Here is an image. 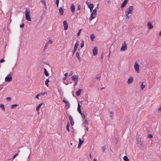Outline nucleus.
I'll use <instances>...</instances> for the list:
<instances>
[{"mask_svg":"<svg viewBox=\"0 0 161 161\" xmlns=\"http://www.w3.org/2000/svg\"><path fill=\"white\" fill-rule=\"evenodd\" d=\"M103 152H104L106 149V147L105 146H103L102 147Z\"/></svg>","mask_w":161,"mask_h":161,"instance_id":"34","label":"nucleus"},{"mask_svg":"<svg viewBox=\"0 0 161 161\" xmlns=\"http://www.w3.org/2000/svg\"><path fill=\"white\" fill-rule=\"evenodd\" d=\"M134 67L137 73H139L140 72L139 65L137 62H135Z\"/></svg>","mask_w":161,"mask_h":161,"instance_id":"4","label":"nucleus"},{"mask_svg":"<svg viewBox=\"0 0 161 161\" xmlns=\"http://www.w3.org/2000/svg\"><path fill=\"white\" fill-rule=\"evenodd\" d=\"M17 106V104H15L14 105H12L11 106V108L12 109L14 108L15 107H16Z\"/></svg>","mask_w":161,"mask_h":161,"instance_id":"35","label":"nucleus"},{"mask_svg":"<svg viewBox=\"0 0 161 161\" xmlns=\"http://www.w3.org/2000/svg\"><path fill=\"white\" fill-rule=\"evenodd\" d=\"M77 9H78L79 10L80 9V5H78V6Z\"/></svg>","mask_w":161,"mask_h":161,"instance_id":"55","label":"nucleus"},{"mask_svg":"<svg viewBox=\"0 0 161 161\" xmlns=\"http://www.w3.org/2000/svg\"><path fill=\"white\" fill-rule=\"evenodd\" d=\"M76 57L78 59V60L80 61H81V59L80 57L79 54L78 52H77L76 53Z\"/></svg>","mask_w":161,"mask_h":161,"instance_id":"21","label":"nucleus"},{"mask_svg":"<svg viewBox=\"0 0 161 161\" xmlns=\"http://www.w3.org/2000/svg\"><path fill=\"white\" fill-rule=\"evenodd\" d=\"M98 5V4L97 5V6L96 8L95 9H94L93 10V11L92 12V13L96 14V12L97 11V10L96 9V8H97Z\"/></svg>","mask_w":161,"mask_h":161,"instance_id":"31","label":"nucleus"},{"mask_svg":"<svg viewBox=\"0 0 161 161\" xmlns=\"http://www.w3.org/2000/svg\"><path fill=\"white\" fill-rule=\"evenodd\" d=\"M97 49L96 47H94L93 49V54L95 56L97 54Z\"/></svg>","mask_w":161,"mask_h":161,"instance_id":"12","label":"nucleus"},{"mask_svg":"<svg viewBox=\"0 0 161 161\" xmlns=\"http://www.w3.org/2000/svg\"><path fill=\"white\" fill-rule=\"evenodd\" d=\"M68 73L67 72V73H65V74H64V76H67V75H68Z\"/></svg>","mask_w":161,"mask_h":161,"instance_id":"58","label":"nucleus"},{"mask_svg":"<svg viewBox=\"0 0 161 161\" xmlns=\"http://www.w3.org/2000/svg\"><path fill=\"white\" fill-rule=\"evenodd\" d=\"M69 122H68L67 123V125H66V129L69 132Z\"/></svg>","mask_w":161,"mask_h":161,"instance_id":"29","label":"nucleus"},{"mask_svg":"<svg viewBox=\"0 0 161 161\" xmlns=\"http://www.w3.org/2000/svg\"><path fill=\"white\" fill-rule=\"evenodd\" d=\"M75 82V84H74V86H75L77 84V82Z\"/></svg>","mask_w":161,"mask_h":161,"instance_id":"60","label":"nucleus"},{"mask_svg":"<svg viewBox=\"0 0 161 161\" xmlns=\"http://www.w3.org/2000/svg\"><path fill=\"white\" fill-rule=\"evenodd\" d=\"M114 114L112 111L110 112V117H112H112L113 116Z\"/></svg>","mask_w":161,"mask_h":161,"instance_id":"39","label":"nucleus"},{"mask_svg":"<svg viewBox=\"0 0 161 161\" xmlns=\"http://www.w3.org/2000/svg\"><path fill=\"white\" fill-rule=\"evenodd\" d=\"M153 137V135L152 134H149L148 135V137L152 138Z\"/></svg>","mask_w":161,"mask_h":161,"instance_id":"46","label":"nucleus"},{"mask_svg":"<svg viewBox=\"0 0 161 161\" xmlns=\"http://www.w3.org/2000/svg\"><path fill=\"white\" fill-rule=\"evenodd\" d=\"M133 10V6H130L127 8L126 10L125 11V14H131L132 13V11Z\"/></svg>","mask_w":161,"mask_h":161,"instance_id":"3","label":"nucleus"},{"mask_svg":"<svg viewBox=\"0 0 161 161\" xmlns=\"http://www.w3.org/2000/svg\"><path fill=\"white\" fill-rule=\"evenodd\" d=\"M70 9L71 12L73 13H74L75 11V6L74 5L73 3H72L71 4Z\"/></svg>","mask_w":161,"mask_h":161,"instance_id":"13","label":"nucleus"},{"mask_svg":"<svg viewBox=\"0 0 161 161\" xmlns=\"http://www.w3.org/2000/svg\"><path fill=\"white\" fill-rule=\"evenodd\" d=\"M84 42L83 40H81V42L80 44V47L82 48L84 46Z\"/></svg>","mask_w":161,"mask_h":161,"instance_id":"30","label":"nucleus"},{"mask_svg":"<svg viewBox=\"0 0 161 161\" xmlns=\"http://www.w3.org/2000/svg\"><path fill=\"white\" fill-rule=\"evenodd\" d=\"M81 145H82L81 144L79 143L77 148H79L81 146Z\"/></svg>","mask_w":161,"mask_h":161,"instance_id":"52","label":"nucleus"},{"mask_svg":"<svg viewBox=\"0 0 161 161\" xmlns=\"http://www.w3.org/2000/svg\"><path fill=\"white\" fill-rule=\"evenodd\" d=\"M39 95H40V96L41 95H44L45 94H46L47 95V92H44L43 93H42V92H40L39 93Z\"/></svg>","mask_w":161,"mask_h":161,"instance_id":"32","label":"nucleus"},{"mask_svg":"<svg viewBox=\"0 0 161 161\" xmlns=\"http://www.w3.org/2000/svg\"><path fill=\"white\" fill-rule=\"evenodd\" d=\"M12 74L11 73L9 75L7 76L5 79V81L6 82H9L11 81L12 80Z\"/></svg>","mask_w":161,"mask_h":161,"instance_id":"6","label":"nucleus"},{"mask_svg":"<svg viewBox=\"0 0 161 161\" xmlns=\"http://www.w3.org/2000/svg\"><path fill=\"white\" fill-rule=\"evenodd\" d=\"M47 43L48 44H51L53 43V42L51 40H49Z\"/></svg>","mask_w":161,"mask_h":161,"instance_id":"42","label":"nucleus"},{"mask_svg":"<svg viewBox=\"0 0 161 161\" xmlns=\"http://www.w3.org/2000/svg\"><path fill=\"white\" fill-rule=\"evenodd\" d=\"M95 36L94 34H92L90 36V39L92 41H93L94 39L95 38Z\"/></svg>","mask_w":161,"mask_h":161,"instance_id":"25","label":"nucleus"},{"mask_svg":"<svg viewBox=\"0 0 161 161\" xmlns=\"http://www.w3.org/2000/svg\"><path fill=\"white\" fill-rule=\"evenodd\" d=\"M136 143L140 145V147H143L144 146V143L139 138L136 139Z\"/></svg>","mask_w":161,"mask_h":161,"instance_id":"2","label":"nucleus"},{"mask_svg":"<svg viewBox=\"0 0 161 161\" xmlns=\"http://www.w3.org/2000/svg\"><path fill=\"white\" fill-rule=\"evenodd\" d=\"M62 101L65 103H66V102H67L68 101H66V100H65V98H63V100Z\"/></svg>","mask_w":161,"mask_h":161,"instance_id":"44","label":"nucleus"},{"mask_svg":"<svg viewBox=\"0 0 161 161\" xmlns=\"http://www.w3.org/2000/svg\"><path fill=\"white\" fill-rule=\"evenodd\" d=\"M63 25L64 26V30H67L68 27V25L67 23V21L66 20H64L63 21Z\"/></svg>","mask_w":161,"mask_h":161,"instance_id":"8","label":"nucleus"},{"mask_svg":"<svg viewBox=\"0 0 161 161\" xmlns=\"http://www.w3.org/2000/svg\"><path fill=\"white\" fill-rule=\"evenodd\" d=\"M71 78L74 82H78V76L77 75H75L72 76Z\"/></svg>","mask_w":161,"mask_h":161,"instance_id":"7","label":"nucleus"},{"mask_svg":"<svg viewBox=\"0 0 161 161\" xmlns=\"http://www.w3.org/2000/svg\"><path fill=\"white\" fill-rule=\"evenodd\" d=\"M24 24H23L20 25V28H23L24 27Z\"/></svg>","mask_w":161,"mask_h":161,"instance_id":"51","label":"nucleus"},{"mask_svg":"<svg viewBox=\"0 0 161 161\" xmlns=\"http://www.w3.org/2000/svg\"><path fill=\"white\" fill-rule=\"evenodd\" d=\"M123 159L125 161H129V158H128L126 156H124Z\"/></svg>","mask_w":161,"mask_h":161,"instance_id":"27","label":"nucleus"},{"mask_svg":"<svg viewBox=\"0 0 161 161\" xmlns=\"http://www.w3.org/2000/svg\"><path fill=\"white\" fill-rule=\"evenodd\" d=\"M145 85H144L143 83H142L141 85V89L143 90L145 87Z\"/></svg>","mask_w":161,"mask_h":161,"instance_id":"26","label":"nucleus"},{"mask_svg":"<svg viewBox=\"0 0 161 161\" xmlns=\"http://www.w3.org/2000/svg\"><path fill=\"white\" fill-rule=\"evenodd\" d=\"M40 95H39V94L38 93L36 96V98L39 99L38 97L40 96Z\"/></svg>","mask_w":161,"mask_h":161,"instance_id":"50","label":"nucleus"},{"mask_svg":"<svg viewBox=\"0 0 161 161\" xmlns=\"http://www.w3.org/2000/svg\"><path fill=\"white\" fill-rule=\"evenodd\" d=\"M40 1L42 3V4L44 3H46V2L45 1V0H40Z\"/></svg>","mask_w":161,"mask_h":161,"instance_id":"47","label":"nucleus"},{"mask_svg":"<svg viewBox=\"0 0 161 161\" xmlns=\"http://www.w3.org/2000/svg\"><path fill=\"white\" fill-rule=\"evenodd\" d=\"M79 143L82 144V143L84 142V140H81L80 138H79Z\"/></svg>","mask_w":161,"mask_h":161,"instance_id":"36","label":"nucleus"},{"mask_svg":"<svg viewBox=\"0 0 161 161\" xmlns=\"http://www.w3.org/2000/svg\"><path fill=\"white\" fill-rule=\"evenodd\" d=\"M44 73H45V75L46 76H48L49 75V74L48 72L47 71V69H46L44 68Z\"/></svg>","mask_w":161,"mask_h":161,"instance_id":"23","label":"nucleus"},{"mask_svg":"<svg viewBox=\"0 0 161 161\" xmlns=\"http://www.w3.org/2000/svg\"><path fill=\"white\" fill-rule=\"evenodd\" d=\"M87 6L88 7L90 8L91 11V12H92L94 6L92 4L90 3Z\"/></svg>","mask_w":161,"mask_h":161,"instance_id":"15","label":"nucleus"},{"mask_svg":"<svg viewBox=\"0 0 161 161\" xmlns=\"http://www.w3.org/2000/svg\"><path fill=\"white\" fill-rule=\"evenodd\" d=\"M84 123L86 124H88V121L86 120H84Z\"/></svg>","mask_w":161,"mask_h":161,"instance_id":"53","label":"nucleus"},{"mask_svg":"<svg viewBox=\"0 0 161 161\" xmlns=\"http://www.w3.org/2000/svg\"><path fill=\"white\" fill-rule=\"evenodd\" d=\"M11 100V98L10 97H7L6 98V100L7 101H10Z\"/></svg>","mask_w":161,"mask_h":161,"instance_id":"40","label":"nucleus"},{"mask_svg":"<svg viewBox=\"0 0 161 161\" xmlns=\"http://www.w3.org/2000/svg\"><path fill=\"white\" fill-rule=\"evenodd\" d=\"M147 26L149 29H151L153 27V25L151 23L148 22L147 23Z\"/></svg>","mask_w":161,"mask_h":161,"instance_id":"16","label":"nucleus"},{"mask_svg":"<svg viewBox=\"0 0 161 161\" xmlns=\"http://www.w3.org/2000/svg\"><path fill=\"white\" fill-rule=\"evenodd\" d=\"M4 61V60L3 59H1L0 60V63H3V62Z\"/></svg>","mask_w":161,"mask_h":161,"instance_id":"54","label":"nucleus"},{"mask_svg":"<svg viewBox=\"0 0 161 161\" xmlns=\"http://www.w3.org/2000/svg\"><path fill=\"white\" fill-rule=\"evenodd\" d=\"M78 45L79 44L77 41L75 45L74 49L73 52H72V54H74L75 52L76 51Z\"/></svg>","mask_w":161,"mask_h":161,"instance_id":"10","label":"nucleus"},{"mask_svg":"<svg viewBox=\"0 0 161 161\" xmlns=\"http://www.w3.org/2000/svg\"><path fill=\"white\" fill-rule=\"evenodd\" d=\"M66 104L65 106V108L67 109L69 108L70 107V104L69 102H67L65 103Z\"/></svg>","mask_w":161,"mask_h":161,"instance_id":"18","label":"nucleus"},{"mask_svg":"<svg viewBox=\"0 0 161 161\" xmlns=\"http://www.w3.org/2000/svg\"><path fill=\"white\" fill-rule=\"evenodd\" d=\"M86 3L88 6L89 4V3L87 1L86 2Z\"/></svg>","mask_w":161,"mask_h":161,"instance_id":"61","label":"nucleus"},{"mask_svg":"<svg viewBox=\"0 0 161 161\" xmlns=\"http://www.w3.org/2000/svg\"><path fill=\"white\" fill-rule=\"evenodd\" d=\"M79 113L82 116L83 115V113L81 112H81H79Z\"/></svg>","mask_w":161,"mask_h":161,"instance_id":"62","label":"nucleus"},{"mask_svg":"<svg viewBox=\"0 0 161 161\" xmlns=\"http://www.w3.org/2000/svg\"><path fill=\"white\" fill-rule=\"evenodd\" d=\"M127 46L125 42H124L120 48V51H125L127 50Z\"/></svg>","mask_w":161,"mask_h":161,"instance_id":"5","label":"nucleus"},{"mask_svg":"<svg viewBox=\"0 0 161 161\" xmlns=\"http://www.w3.org/2000/svg\"><path fill=\"white\" fill-rule=\"evenodd\" d=\"M133 81V78L132 77H130L127 80V83L128 84H130L132 83Z\"/></svg>","mask_w":161,"mask_h":161,"instance_id":"17","label":"nucleus"},{"mask_svg":"<svg viewBox=\"0 0 161 161\" xmlns=\"http://www.w3.org/2000/svg\"><path fill=\"white\" fill-rule=\"evenodd\" d=\"M48 44L47 43H46V44H45V46H46V47H47L48 46Z\"/></svg>","mask_w":161,"mask_h":161,"instance_id":"59","label":"nucleus"},{"mask_svg":"<svg viewBox=\"0 0 161 161\" xmlns=\"http://www.w3.org/2000/svg\"><path fill=\"white\" fill-rule=\"evenodd\" d=\"M66 78H67L66 77H64V78H63V80H66Z\"/></svg>","mask_w":161,"mask_h":161,"instance_id":"57","label":"nucleus"},{"mask_svg":"<svg viewBox=\"0 0 161 161\" xmlns=\"http://www.w3.org/2000/svg\"><path fill=\"white\" fill-rule=\"evenodd\" d=\"M159 36H161V31H160L159 33Z\"/></svg>","mask_w":161,"mask_h":161,"instance_id":"64","label":"nucleus"},{"mask_svg":"<svg viewBox=\"0 0 161 161\" xmlns=\"http://www.w3.org/2000/svg\"><path fill=\"white\" fill-rule=\"evenodd\" d=\"M30 10L29 9H26L25 11V19L28 21H31V19L30 16Z\"/></svg>","mask_w":161,"mask_h":161,"instance_id":"1","label":"nucleus"},{"mask_svg":"<svg viewBox=\"0 0 161 161\" xmlns=\"http://www.w3.org/2000/svg\"><path fill=\"white\" fill-rule=\"evenodd\" d=\"M158 111L161 112V106L158 108Z\"/></svg>","mask_w":161,"mask_h":161,"instance_id":"56","label":"nucleus"},{"mask_svg":"<svg viewBox=\"0 0 161 161\" xmlns=\"http://www.w3.org/2000/svg\"><path fill=\"white\" fill-rule=\"evenodd\" d=\"M59 3V0H56V3L57 7H58V4Z\"/></svg>","mask_w":161,"mask_h":161,"instance_id":"41","label":"nucleus"},{"mask_svg":"<svg viewBox=\"0 0 161 161\" xmlns=\"http://www.w3.org/2000/svg\"><path fill=\"white\" fill-rule=\"evenodd\" d=\"M93 161H97V160L95 158H94L93 159Z\"/></svg>","mask_w":161,"mask_h":161,"instance_id":"63","label":"nucleus"},{"mask_svg":"<svg viewBox=\"0 0 161 161\" xmlns=\"http://www.w3.org/2000/svg\"><path fill=\"white\" fill-rule=\"evenodd\" d=\"M18 153H16L15 154L14 157H13V158H14L16 156H18Z\"/></svg>","mask_w":161,"mask_h":161,"instance_id":"49","label":"nucleus"},{"mask_svg":"<svg viewBox=\"0 0 161 161\" xmlns=\"http://www.w3.org/2000/svg\"><path fill=\"white\" fill-rule=\"evenodd\" d=\"M44 6V7L45 8V9H47V5H46V3H44V4H43Z\"/></svg>","mask_w":161,"mask_h":161,"instance_id":"45","label":"nucleus"},{"mask_svg":"<svg viewBox=\"0 0 161 161\" xmlns=\"http://www.w3.org/2000/svg\"><path fill=\"white\" fill-rule=\"evenodd\" d=\"M91 14L90 17L89 18V20L90 21L92 20L93 19L95 18L96 16V14L93 13L92 12H91Z\"/></svg>","mask_w":161,"mask_h":161,"instance_id":"9","label":"nucleus"},{"mask_svg":"<svg viewBox=\"0 0 161 161\" xmlns=\"http://www.w3.org/2000/svg\"><path fill=\"white\" fill-rule=\"evenodd\" d=\"M59 12L61 15H63L64 14V11L62 7H60L59 8Z\"/></svg>","mask_w":161,"mask_h":161,"instance_id":"20","label":"nucleus"},{"mask_svg":"<svg viewBox=\"0 0 161 161\" xmlns=\"http://www.w3.org/2000/svg\"><path fill=\"white\" fill-rule=\"evenodd\" d=\"M49 81L48 79H47L45 81V83L47 87L48 86V83Z\"/></svg>","mask_w":161,"mask_h":161,"instance_id":"28","label":"nucleus"},{"mask_svg":"<svg viewBox=\"0 0 161 161\" xmlns=\"http://www.w3.org/2000/svg\"><path fill=\"white\" fill-rule=\"evenodd\" d=\"M100 76H101L100 75L98 74V75L97 76H96V79H97V80H99V79H100Z\"/></svg>","mask_w":161,"mask_h":161,"instance_id":"38","label":"nucleus"},{"mask_svg":"<svg viewBox=\"0 0 161 161\" xmlns=\"http://www.w3.org/2000/svg\"><path fill=\"white\" fill-rule=\"evenodd\" d=\"M43 103H41V104H39L36 107V111L38 112L39 109L40 108L41 105H42Z\"/></svg>","mask_w":161,"mask_h":161,"instance_id":"19","label":"nucleus"},{"mask_svg":"<svg viewBox=\"0 0 161 161\" xmlns=\"http://www.w3.org/2000/svg\"><path fill=\"white\" fill-rule=\"evenodd\" d=\"M128 0H124L123 3H122L121 5V8H123L125 6V5H126V4L128 3Z\"/></svg>","mask_w":161,"mask_h":161,"instance_id":"14","label":"nucleus"},{"mask_svg":"<svg viewBox=\"0 0 161 161\" xmlns=\"http://www.w3.org/2000/svg\"><path fill=\"white\" fill-rule=\"evenodd\" d=\"M129 14H125V17L126 19H129L130 18L128 16Z\"/></svg>","mask_w":161,"mask_h":161,"instance_id":"37","label":"nucleus"},{"mask_svg":"<svg viewBox=\"0 0 161 161\" xmlns=\"http://www.w3.org/2000/svg\"><path fill=\"white\" fill-rule=\"evenodd\" d=\"M83 115H82L83 119H86L85 116V114H84V113H83Z\"/></svg>","mask_w":161,"mask_h":161,"instance_id":"48","label":"nucleus"},{"mask_svg":"<svg viewBox=\"0 0 161 161\" xmlns=\"http://www.w3.org/2000/svg\"><path fill=\"white\" fill-rule=\"evenodd\" d=\"M0 107L3 110H5V108L4 105L3 104H1L0 105Z\"/></svg>","mask_w":161,"mask_h":161,"instance_id":"33","label":"nucleus"},{"mask_svg":"<svg viewBox=\"0 0 161 161\" xmlns=\"http://www.w3.org/2000/svg\"><path fill=\"white\" fill-rule=\"evenodd\" d=\"M81 106L78 103V107H77V111L79 112H81Z\"/></svg>","mask_w":161,"mask_h":161,"instance_id":"24","label":"nucleus"},{"mask_svg":"<svg viewBox=\"0 0 161 161\" xmlns=\"http://www.w3.org/2000/svg\"><path fill=\"white\" fill-rule=\"evenodd\" d=\"M81 92V90L80 89H79L76 92V95L77 96H79Z\"/></svg>","mask_w":161,"mask_h":161,"instance_id":"22","label":"nucleus"},{"mask_svg":"<svg viewBox=\"0 0 161 161\" xmlns=\"http://www.w3.org/2000/svg\"><path fill=\"white\" fill-rule=\"evenodd\" d=\"M69 119L70 121L71 125L73 126L74 124V122L72 117L71 115H69Z\"/></svg>","mask_w":161,"mask_h":161,"instance_id":"11","label":"nucleus"},{"mask_svg":"<svg viewBox=\"0 0 161 161\" xmlns=\"http://www.w3.org/2000/svg\"><path fill=\"white\" fill-rule=\"evenodd\" d=\"M81 31V29H80L78 32L77 33V35L78 36L80 34V31Z\"/></svg>","mask_w":161,"mask_h":161,"instance_id":"43","label":"nucleus"}]
</instances>
